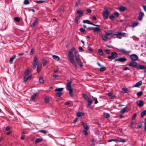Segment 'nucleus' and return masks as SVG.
<instances>
[{"instance_id":"cd10ccee","label":"nucleus","mask_w":146,"mask_h":146,"mask_svg":"<svg viewBox=\"0 0 146 146\" xmlns=\"http://www.w3.org/2000/svg\"><path fill=\"white\" fill-rule=\"evenodd\" d=\"M43 139L41 138H38L36 139L35 141V143H39L41 142Z\"/></svg>"},{"instance_id":"37998d69","label":"nucleus","mask_w":146,"mask_h":146,"mask_svg":"<svg viewBox=\"0 0 146 146\" xmlns=\"http://www.w3.org/2000/svg\"><path fill=\"white\" fill-rule=\"evenodd\" d=\"M104 117L106 118H108L110 117L109 114L107 113H105L104 114Z\"/></svg>"},{"instance_id":"6e6d98bb","label":"nucleus","mask_w":146,"mask_h":146,"mask_svg":"<svg viewBox=\"0 0 146 146\" xmlns=\"http://www.w3.org/2000/svg\"><path fill=\"white\" fill-rule=\"evenodd\" d=\"M39 132H40L41 133H43L44 134H46L47 132V131H46L44 130H40Z\"/></svg>"},{"instance_id":"8fccbe9b","label":"nucleus","mask_w":146,"mask_h":146,"mask_svg":"<svg viewBox=\"0 0 146 146\" xmlns=\"http://www.w3.org/2000/svg\"><path fill=\"white\" fill-rule=\"evenodd\" d=\"M49 98L48 97H46L45 98L44 101L46 103H48L49 102Z\"/></svg>"},{"instance_id":"052dcab7","label":"nucleus","mask_w":146,"mask_h":146,"mask_svg":"<svg viewBox=\"0 0 146 146\" xmlns=\"http://www.w3.org/2000/svg\"><path fill=\"white\" fill-rule=\"evenodd\" d=\"M105 70V68L104 67H101L100 68V71L103 72Z\"/></svg>"},{"instance_id":"f8f14e48","label":"nucleus","mask_w":146,"mask_h":146,"mask_svg":"<svg viewBox=\"0 0 146 146\" xmlns=\"http://www.w3.org/2000/svg\"><path fill=\"white\" fill-rule=\"evenodd\" d=\"M77 62L78 64L80 65V67H82L83 66L82 62H81V60L79 58H76V59Z\"/></svg>"},{"instance_id":"423d86ee","label":"nucleus","mask_w":146,"mask_h":146,"mask_svg":"<svg viewBox=\"0 0 146 146\" xmlns=\"http://www.w3.org/2000/svg\"><path fill=\"white\" fill-rule=\"evenodd\" d=\"M109 11L107 10H105L103 13V18L104 19H107L109 15Z\"/></svg>"},{"instance_id":"b1692460","label":"nucleus","mask_w":146,"mask_h":146,"mask_svg":"<svg viewBox=\"0 0 146 146\" xmlns=\"http://www.w3.org/2000/svg\"><path fill=\"white\" fill-rule=\"evenodd\" d=\"M74 56L76 59L79 58V54L77 52V50H75L74 51Z\"/></svg>"},{"instance_id":"338daca9","label":"nucleus","mask_w":146,"mask_h":146,"mask_svg":"<svg viewBox=\"0 0 146 146\" xmlns=\"http://www.w3.org/2000/svg\"><path fill=\"white\" fill-rule=\"evenodd\" d=\"M136 113H135L133 115V116L132 117V119L133 120L134 119H135V118H136Z\"/></svg>"},{"instance_id":"bb28decb","label":"nucleus","mask_w":146,"mask_h":146,"mask_svg":"<svg viewBox=\"0 0 146 146\" xmlns=\"http://www.w3.org/2000/svg\"><path fill=\"white\" fill-rule=\"evenodd\" d=\"M92 29H94V32H98L100 31V29L98 27L92 28Z\"/></svg>"},{"instance_id":"a18cd8bd","label":"nucleus","mask_w":146,"mask_h":146,"mask_svg":"<svg viewBox=\"0 0 146 146\" xmlns=\"http://www.w3.org/2000/svg\"><path fill=\"white\" fill-rule=\"evenodd\" d=\"M122 90L124 92V93H127L128 91V90L126 88H123Z\"/></svg>"},{"instance_id":"5701e85b","label":"nucleus","mask_w":146,"mask_h":146,"mask_svg":"<svg viewBox=\"0 0 146 146\" xmlns=\"http://www.w3.org/2000/svg\"><path fill=\"white\" fill-rule=\"evenodd\" d=\"M30 72V70L29 69V68H27V69L26 70V71L25 72V76H27L28 75H29Z\"/></svg>"},{"instance_id":"79ce46f5","label":"nucleus","mask_w":146,"mask_h":146,"mask_svg":"<svg viewBox=\"0 0 146 146\" xmlns=\"http://www.w3.org/2000/svg\"><path fill=\"white\" fill-rule=\"evenodd\" d=\"M119 15V13L117 12H115L114 13V16L115 17H117Z\"/></svg>"},{"instance_id":"774afa93","label":"nucleus","mask_w":146,"mask_h":146,"mask_svg":"<svg viewBox=\"0 0 146 146\" xmlns=\"http://www.w3.org/2000/svg\"><path fill=\"white\" fill-rule=\"evenodd\" d=\"M143 8L144 10H145V11L146 12V6L145 5H143Z\"/></svg>"},{"instance_id":"5fc2aeb1","label":"nucleus","mask_w":146,"mask_h":146,"mask_svg":"<svg viewBox=\"0 0 146 146\" xmlns=\"http://www.w3.org/2000/svg\"><path fill=\"white\" fill-rule=\"evenodd\" d=\"M80 17H79V16H77L75 18V21L76 23H78V20L79 19Z\"/></svg>"},{"instance_id":"13d9d810","label":"nucleus","mask_w":146,"mask_h":146,"mask_svg":"<svg viewBox=\"0 0 146 146\" xmlns=\"http://www.w3.org/2000/svg\"><path fill=\"white\" fill-rule=\"evenodd\" d=\"M121 36H125L126 33L123 32H119V34Z\"/></svg>"},{"instance_id":"f257e3e1","label":"nucleus","mask_w":146,"mask_h":146,"mask_svg":"<svg viewBox=\"0 0 146 146\" xmlns=\"http://www.w3.org/2000/svg\"><path fill=\"white\" fill-rule=\"evenodd\" d=\"M76 50L74 47H72L69 52V57L71 62L74 66L76 69L77 68V65L76 62L74 60V55L72 52L74 50Z\"/></svg>"},{"instance_id":"603ef678","label":"nucleus","mask_w":146,"mask_h":146,"mask_svg":"<svg viewBox=\"0 0 146 146\" xmlns=\"http://www.w3.org/2000/svg\"><path fill=\"white\" fill-rule=\"evenodd\" d=\"M143 93L142 92H139L137 93V95L138 97L141 96L142 94Z\"/></svg>"},{"instance_id":"e2e57ef3","label":"nucleus","mask_w":146,"mask_h":146,"mask_svg":"<svg viewBox=\"0 0 146 146\" xmlns=\"http://www.w3.org/2000/svg\"><path fill=\"white\" fill-rule=\"evenodd\" d=\"M25 134L24 133L23 134H22V135H21V139H24L25 138Z\"/></svg>"},{"instance_id":"412c9836","label":"nucleus","mask_w":146,"mask_h":146,"mask_svg":"<svg viewBox=\"0 0 146 146\" xmlns=\"http://www.w3.org/2000/svg\"><path fill=\"white\" fill-rule=\"evenodd\" d=\"M36 93H35L31 96V98L30 99V101H33L36 98Z\"/></svg>"},{"instance_id":"7c9ffc66","label":"nucleus","mask_w":146,"mask_h":146,"mask_svg":"<svg viewBox=\"0 0 146 146\" xmlns=\"http://www.w3.org/2000/svg\"><path fill=\"white\" fill-rule=\"evenodd\" d=\"M108 38V37L106 35H102V39L104 40L105 41L107 40Z\"/></svg>"},{"instance_id":"7ed1b4c3","label":"nucleus","mask_w":146,"mask_h":146,"mask_svg":"<svg viewBox=\"0 0 146 146\" xmlns=\"http://www.w3.org/2000/svg\"><path fill=\"white\" fill-rule=\"evenodd\" d=\"M83 96L87 102L88 103V106L90 108L92 109L93 108L90 106V105L92 103V101L88 97L86 94H82Z\"/></svg>"},{"instance_id":"aec40b11","label":"nucleus","mask_w":146,"mask_h":146,"mask_svg":"<svg viewBox=\"0 0 146 146\" xmlns=\"http://www.w3.org/2000/svg\"><path fill=\"white\" fill-rule=\"evenodd\" d=\"M16 57L15 55L13 56L9 60V62L11 64L13 63V61L14 59Z\"/></svg>"},{"instance_id":"c756f323","label":"nucleus","mask_w":146,"mask_h":146,"mask_svg":"<svg viewBox=\"0 0 146 146\" xmlns=\"http://www.w3.org/2000/svg\"><path fill=\"white\" fill-rule=\"evenodd\" d=\"M88 128H84L83 129V132L84 133V134L86 135H87L88 133H87V131L88 130Z\"/></svg>"},{"instance_id":"09e8293b","label":"nucleus","mask_w":146,"mask_h":146,"mask_svg":"<svg viewBox=\"0 0 146 146\" xmlns=\"http://www.w3.org/2000/svg\"><path fill=\"white\" fill-rule=\"evenodd\" d=\"M23 3L25 5H28L30 3L28 0H25Z\"/></svg>"},{"instance_id":"4d7b16f0","label":"nucleus","mask_w":146,"mask_h":146,"mask_svg":"<svg viewBox=\"0 0 146 146\" xmlns=\"http://www.w3.org/2000/svg\"><path fill=\"white\" fill-rule=\"evenodd\" d=\"M35 2L36 3H43L45 2V1H44L43 0H39V1H36Z\"/></svg>"},{"instance_id":"3c124183","label":"nucleus","mask_w":146,"mask_h":146,"mask_svg":"<svg viewBox=\"0 0 146 146\" xmlns=\"http://www.w3.org/2000/svg\"><path fill=\"white\" fill-rule=\"evenodd\" d=\"M111 55H112L113 56H116V57H117V54L116 52H113L111 53Z\"/></svg>"},{"instance_id":"c85d7f7f","label":"nucleus","mask_w":146,"mask_h":146,"mask_svg":"<svg viewBox=\"0 0 146 146\" xmlns=\"http://www.w3.org/2000/svg\"><path fill=\"white\" fill-rule=\"evenodd\" d=\"M145 68V66L143 65H140L138 66L137 67V70L143 69Z\"/></svg>"},{"instance_id":"4468645a","label":"nucleus","mask_w":146,"mask_h":146,"mask_svg":"<svg viewBox=\"0 0 146 146\" xmlns=\"http://www.w3.org/2000/svg\"><path fill=\"white\" fill-rule=\"evenodd\" d=\"M38 18H36V19L34 20L33 23L32 24V25H31V27L32 28H33L35 27L36 24L38 23Z\"/></svg>"},{"instance_id":"72a5a7b5","label":"nucleus","mask_w":146,"mask_h":146,"mask_svg":"<svg viewBox=\"0 0 146 146\" xmlns=\"http://www.w3.org/2000/svg\"><path fill=\"white\" fill-rule=\"evenodd\" d=\"M82 124L84 128H88V127L87 125L84 122H82Z\"/></svg>"},{"instance_id":"ddd939ff","label":"nucleus","mask_w":146,"mask_h":146,"mask_svg":"<svg viewBox=\"0 0 146 146\" xmlns=\"http://www.w3.org/2000/svg\"><path fill=\"white\" fill-rule=\"evenodd\" d=\"M77 13L78 15L77 16H79L80 17H82L83 14V12L82 10H77Z\"/></svg>"},{"instance_id":"393cba45","label":"nucleus","mask_w":146,"mask_h":146,"mask_svg":"<svg viewBox=\"0 0 146 146\" xmlns=\"http://www.w3.org/2000/svg\"><path fill=\"white\" fill-rule=\"evenodd\" d=\"M83 22L84 23H87L89 24L92 25V23L90 22L89 20H84L83 21Z\"/></svg>"},{"instance_id":"864d4df0","label":"nucleus","mask_w":146,"mask_h":146,"mask_svg":"<svg viewBox=\"0 0 146 146\" xmlns=\"http://www.w3.org/2000/svg\"><path fill=\"white\" fill-rule=\"evenodd\" d=\"M14 21L17 22H19L20 21V19L18 17H15L14 18Z\"/></svg>"},{"instance_id":"4c0bfd02","label":"nucleus","mask_w":146,"mask_h":146,"mask_svg":"<svg viewBox=\"0 0 146 146\" xmlns=\"http://www.w3.org/2000/svg\"><path fill=\"white\" fill-rule=\"evenodd\" d=\"M62 93L61 92H58L56 93L55 94L56 96L60 97L62 95Z\"/></svg>"},{"instance_id":"0eeeda50","label":"nucleus","mask_w":146,"mask_h":146,"mask_svg":"<svg viewBox=\"0 0 146 146\" xmlns=\"http://www.w3.org/2000/svg\"><path fill=\"white\" fill-rule=\"evenodd\" d=\"M130 58L131 60L133 61L137 60L138 58V56L135 54H132L130 56Z\"/></svg>"},{"instance_id":"c03bdc74","label":"nucleus","mask_w":146,"mask_h":146,"mask_svg":"<svg viewBox=\"0 0 146 146\" xmlns=\"http://www.w3.org/2000/svg\"><path fill=\"white\" fill-rule=\"evenodd\" d=\"M110 19L112 21H113L114 19V16L113 15H110L109 16Z\"/></svg>"},{"instance_id":"2f4dec72","label":"nucleus","mask_w":146,"mask_h":146,"mask_svg":"<svg viewBox=\"0 0 146 146\" xmlns=\"http://www.w3.org/2000/svg\"><path fill=\"white\" fill-rule=\"evenodd\" d=\"M63 89V88H56L55 90V91L58 92H61Z\"/></svg>"},{"instance_id":"58836bf2","label":"nucleus","mask_w":146,"mask_h":146,"mask_svg":"<svg viewBox=\"0 0 146 146\" xmlns=\"http://www.w3.org/2000/svg\"><path fill=\"white\" fill-rule=\"evenodd\" d=\"M146 113V110H144V111H143L141 113V117H143L145 115Z\"/></svg>"},{"instance_id":"a19ab883","label":"nucleus","mask_w":146,"mask_h":146,"mask_svg":"<svg viewBox=\"0 0 146 146\" xmlns=\"http://www.w3.org/2000/svg\"><path fill=\"white\" fill-rule=\"evenodd\" d=\"M119 34V33H118L117 34H114V35H116L117 36L116 37L118 38L121 39V36Z\"/></svg>"},{"instance_id":"dca6fc26","label":"nucleus","mask_w":146,"mask_h":146,"mask_svg":"<svg viewBox=\"0 0 146 146\" xmlns=\"http://www.w3.org/2000/svg\"><path fill=\"white\" fill-rule=\"evenodd\" d=\"M142 83L141 81H140L139 82H137L134 85V86L135 87H139L142 84Z\"/></svg>"},{"instance_id":"f704fd0d","label":"nucleus","mask_w":146,"mask_h":146,"mask_svg":"<svg viewBox=\"0 0 146 146\" xmlns=\"http://www.w3.org/2000/svg\"><path fill=\"white\" fill-rule=\"evenodd\" d=\"M108 95L110 96L111 99H113L114 98L115 96L112 95L111 93L110 92L108 93Z\"/></svg>"},{"instance_id":"de8ad7c7","label":"nucleus","mask_w":146,"mask_h":146,"mask_svg":"<svg viewBox=\"0 0 146 146\" xmlns=\"http://www.w3.org/2000/svg\"><path fill=\"white\" fill-rule=\"evenodd\" d=\"M138 25V23L137 22H135L134 23H133L132 24V26L133 27H134L137 26Z\"/></svg>"},{"instance_id":"39448f33","label":"nucleus","mask_w":146,"mask_h":146,"mask_svg":"<svg viewBox=\"0 0 146 146\" xmlns=\"http://www.w3.org/2000/svg\"><path fill=\"white\" fill-rule=\"evenodd\" d=\"M111 141L119 142L124 143L126 141L125 140L122 139H110L108 140V142H111Z\"/></svg>"},{"instance_id":"20e7f679","label":"nucleus","mask_w":146,"mask_h":146,"mask_svg":"<svg viewBox=\"0 0 146 146\" xmlns=\"http://www.w3.org/2000/svg\"><path fill=\"white\" fill-rule=\"evenodd\" d=\"M38 58L37 57L35 56L34 58L33 63V68L35 69L36 68V66L37 65Z\"/></svg>"},{"instance_id":"1a4fd4ad","label":"nucleus","mask_w":146,"mask_h":146,"mask_svg":"<svg viewBox=\"0 0 146 146\" xmlns=\"http://www.w3.org/2000/svg\"><path fill=\"white\" fill-rule=\"evenodd\" d=\"M137 63L134 61L131 62L128 64L129 66L132 67H137Z\"/></svg>"},{"instance_id":"a211bd4d","label":"nucleus","mask_w":146,"mask_h":146,"mask_svg":"<svg viewBox=\"0 0 146 146\" xmlns=\"http://www.w3.org/2000/svg\"><path fill=\"white\" fill-rule=\"evenodd\" d=\"M119 52L122 51L124 53L128 54L131 51L130 50L129 51H126V50L123 49L121 48L118 49Z\"/></svg>"},{"instance_id":"6ab92c4d","label":"nucleus","mask_w":146,"mask_h":146,"mask_svg":"<svg viewBox=\"0 0 146 146\" xmlns=\"http://www.w3.org/2000/svg\"><path fill=\"white\" fill-rule=\"evenodd\" d=\"M118 9L121 12L125 11L126 9V7L124 6H121L118 8Z\"/></svg>"},{"instance_id":"473e14b6","label":"nucleus","mask_w":146,"mask_h":146,"mask_svg":"<svg viewBox=\"0 0 146 146\" xmlns=\"http://www.w3.org/2000/svg\"><path fill=\"white\" fill-rule=\"evenodd\" d=\"M39 82L40 83H43L44 82V80L42 76L40 77L39 79Z\"/></svg>"},{"instance_id":"49530a36","label":"nucleus","mask_w":146,"mask_h":146,"mask_svg":"<svg viewBox=\"0 0 146 146\" xmlns=\"http://www.w3.org/2000/svg\"><path fill=\"white\" fill-rule=\"evenodd\" d=\"M92 98H93V100H95V102H94V104H97L98 103V102L97 101V98L96 97H94L93 96H92Z\"/></svg>"},{"instance_id":"680f3d73","label":"nucleus","mask_w":146,"mask_h":146,"mask_svg":"<svg viewBox=\"0 0 146 146\" xmlns=\"http://www.w3.org/2000/svg\"><path fill=\"white\" fill-rule=\"evenodd\" d=\"M34 50L33 48H32L31 49V51H30V55H33L34 53Z\"/></svg>"},{"instance_id":"f03ea898","label":"nucleus","mask_w":146,"mask_h":146,"mask_svg":"<svg viewBox=\"0 0 146 146\" xmlns=\"http://www.w3.org/2000/svg\"><path fill=\"white\" fill-rule=\"evenodd\" d=\"M67 81L68 82L66 85V88L69 91V94L72 97H73L74 96V94L73 93V90L71 86L72 82L69 81L68 80Z\"/></svg>"},{"instance_id":"0e129e2a","label":"nucleus","mask_w":146,"mask_h":146,"mask_svg":"<svg viewBox=\"0 0 146 146\" xmlns=\"http://www.w3.org/2000/svg\"><path fill=\"white\" fill-rule=\"evenodd\" d=\"M105 51L106 52L107 54H110V50L109 49L105 50Z\"/></svg>"},{"instance_id":"4be33fe9","label":"nucleus","mask_w":146,"mask_h":146,"mask_svg":"<svg viewBox=\"0 0 146 146\" xmlns=\"http://www.w3.org/2000/svg\"><path fill=\"white\" fill-rule=\"evenodd\" d=\"M76 115L78 117H80L83 116L84 115V113L78 112L76 113Z\"/></svg>"},{"instance_id":"a878e982","label":"nucleus","mask_w":146,"mask_h":146,"mask_svg":"<svg viewBox=\"0 0 146 146\" xmlns=\"http://www.w3.org/2000/svg\"><path fill=\"white\" fill-rule=\"evenodd\" d=\"M52 58L56 61L59 60L60 59L58 56L56 55H53L52 56Z\"/></svg>"},{"instance_id":"ea45409f","label":"nucleus","mask_w":146,"mask_h":146,"mask_svg":"<svg viewBox=\"0 0 146 146\" xmlns=\"http://www.w3.org/2000/svg\"><path fill=\"white\" fill-rule=\"evenodd\" d=\"M131 127L133 129L135 128V126L133 122H131L130 123Z\"/></svg>"},{"instance_id":"f3484780","label":"nucleus","mask_w":146,"mask_h":146,"mask_svg":"<svg viewBox=\"0 0 146 146\" xmlns=\"http://www.w3.org/2000/svg\"><path fill=\"white\" fill-rule=\"evenodd\" d=\"M144 16V13L143 12H141L139 13L138 17V19L139 20H141L142 18Z\"/></svg>"},{"instance_id":"bf43d9fd","label":"nucleus","mask_w":146,"mask_h":146,"mask_svg":"<svg viewBox=\"0 0 146 146\" xmlns=\"http://www.w3.org/2000/svg\"><path fill=\"white\" fill-rule=\"evenodd\" d=\"M115 57H116L113 56L111 55V56H108V58L109 59H114Z\"/></svg>"},{"instance_id":"6e6552de","label":"nucleus","mask_w":146,"mask_h":146,"mask_svg":"<svg viewBox=\"0 0 146 146\" xmlns=\"http://www.w3.org/2000/svg\"><path fill=\"white\" fill-rule=\"evenodd\" d=\"M127 59L125 57H120L115 59L114 61H118L122 62H124L127 60Z\"/></svg>"},{"instance_id":"e433bc0d","label":"nucleus","mask_w":146,"mask_h":146,"mask_svg":"<svg viewBox=\"0 0 146 146\" xmlns=\"http://www.w3.org/2000/svg\"><path fill=\"white\" fill-rule=\"evenodd\" d=\"M126 108H124L122 109V110L120 111V113H121L123 114L126 111Z\"/></svg>"},{"instance_id":"69168bd1","label":"nucleus","mask_w":146,"mask_h":146,"mask_svg":"<svg viewBox=\"0 0 146 146\" xmlns=\"http://www.w3.org/2000/svg\"><path fill=\"white\" fill-rule=\"evenodd\" d=\"M80 31L82 32H84L85 31V29H83V28H80L79 30Z\"/></svg>"},{"instance_id":"2eb2a0df","label":"nucleus","mask_w":146,"mask_h":146,"mask_svg":"<svg viewBox=\"0 0 146 146\" xmlns=\"http://www.w3.org/2000/svg\"><path fill=\"white\" fill-rule=\"evenodd\" d=\"M41 66H42V64H41L38 63L37 64V71L38 73H39L40 72Z\"/></svg>"},{"instance_id":"9b49d317","label":"nucleus","mask_w":146,"mask_h":146,"mask_svg":"<svg viewBox=\"0 0 146 146\" xmlns=\"http://www.w3.org/2000/svg\"><path fill=\"white\" fill-rule=\"evenodd\" d=\"M32 77V76L31 75H30L29 76H28V75L27 76H25L24 78V82L26 83L28 80H31V79Z\"/></svg>"},{"instance_id":"9d476101","label":"nucleus","mask_w":146,"mask_h":146,"mask_svg":"<svg viewBox=\"0 0 146 146\" xmlns=\"http://www.w3.org/2000/svg\"><path fill=\"white\" fill-rule=\"evenodd\" d=\"M137 105L140 107H141L144 104L143 102L141 100H137L136 102Z\"/></svg>"},{"instance_id":"c9c22d12","label":"nucleus","mask_w":146,"mask_h":146,"mask_svg":"<svg viewBox=\"0 0 146 146\" xmlns=\"http://www.w3.org/2000/svg\"><path fill=\"white\" fill-rule=\"evenodd\" d=\"M98 52L99 54L100 55L102 56L103 55V52L102 50V49H98Z\"/></svg>"}]
</instances>
